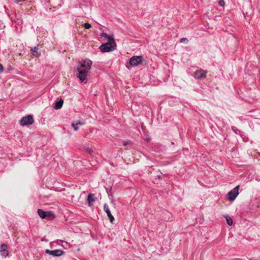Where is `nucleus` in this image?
I'll list each match as a JSON object with an SVG mask.
<instances>
[{
  "mask_svg": "<svg viewBox=\"0 0 260 260\" xmlns=\"http://www.w3.org/2000/svg\"><path fill=\"white\" fill-rule=\"evenodd\" d=\"M91 69V66H78L77 77L81 82L87 83V76Z\"/></svg>",
  "mask_w": 260,
  "mask_h": 260,
  "instance_id": "nucleus-1",
  "label": "nucleus"
},
{
  "mask_svg": "<svg viewBox=\"0 0 260 260\" xmlns=\"http://www.w3.org/2000/svg\"><path fill=\"white\" fill-rule=\"evenodd\" d=\"M116 46L115 40H112L102 44L100 47V49L103 52H108L114 50L116 49Z\"/></svg>",
  "mask_w": 260,
  "mask_h": 260,
  "instance_id": "nucleus-2",
  "label": "nucleus"
},
{
  "mask_svg": "<svg viewBox=\"0 0 260 260\" xmlns=\"http://www.w3.org/2000/svg\"><path fill=\"white\" fill-rule=\"evenodd\" d=\"M239 186L238 185L229 191L226 196V199L231 201L235 200L239 194Z\"/></svg>",
  "mask_w": 260,
  "mask_h": 260,
  "instance_id": "nucleus-3",
  "label": "nucleus"
},
{
  "mask_svg": "<svg viewBox=\"0 0 260 260\" xmlns=\"http://www.w3.org/2000/svg\"><path fill=\"white\" fill-rule=\"evenodd\" d=\"M144 59L142 56H133L128 61L129 65H139L143 63Z\"/></svg>",
  "mask_w": 260,
  "mask_h": 260,
  "instance_id": "nucleus-4",
  "label": "nucleus"
},
{
  "mask_svg": "<svg viewBox=\"0 0 260 260\" xmlns=\"http://www.w3.org/2000/svg\"><path fill=\"white\" fill-rule=\"evenodd\" d=\"M34 122V120L32 116L28 115L27 116L23 117L20 120V124L22 126L29 125L32 124Z\"/></svg>",
  "mask_w": 260,
  "mask_h": 260,
  "instance_id": "nucleus-5",
  "label": "nucleus"
},
{
  "mask_svg": "<svg viewBox=\"0 0 260 260\" xmlns=\"http://www.w3.org/2000/svg\"><path fill=\"white\" fill-rule=\"evenodd\" d=\"M207 71L202 69L198 70L194 73L193 77L197 79L206 78Z\"/></svg>",
  "mask_w": 260,
  "mask_h": 260,
  "instance_id": "nucleus-6",
  "label": "nucleus"
},
{
  "mask_svg": "<svg viewBox=\"0 0 260 260\" xmlns=\"http://www.w3.org/2000/svg\"><path fill=\"white\" fill-rule=\"evenodd\" d=\"M45 253L49 254L51 255H52L53 256H61L63 253V251L59 249H56L54 250L46 249L45 250Z\"/></svg>",
  "mask_w": 260,
  "mask_h": 260,
  "instance_id": "nucleus-7",
  "label": "nucleus"
},
{
  "mask_svg": "<svg viewBox=\"0 0 260 260\" xmlns=\"http://www.w3.org/2000/svg\"><path fill=\"white\" fill-rule=\"evenodd\" d=\"M0 253L2 256L6 257L9 254V251L8 250V246L6 244H3L1 245L0 247Z\"/></svg>",
  "mask_w": 260,
  "mask_h": 260,
  "instance_id": "nucleus-8",
  "label": "nucleus"
},
{
  "mask_svg": "<svg viewBox=\"0 0 260 260\" xmlns=\"http://www.w3.org/2000/svg\"><path fill=\"white\" fill-rule=\"evenodd\" d=\"M38 213L39 216L42 219L45 218L46 217L50 216L52 215H53V214L51 212H45L43 210L40 209L38 210Z\"/></svg>",
  "mask_w": 260,
  "mask_h": 260,
  "instance_id": "nucleus-9",
  "label": "nucleus"
},
{
  "mask_svg": "<svg viewBox=\"0 0 260 260\" xmlns=\"http://www.w3.org/2000/svg\"><path fill=\"white\" fill-rule=\"evenodd\" d=\"M96 198L94 197V194L89 193L88 195L87 201L88 203L89 206H91L93 205V203L95 201Z\"/></svg>",
  "mask_w": 260,
  "mask_h": 260,
  "instance_id": "nucleus-10",
  "label": "nucleus"
},
{
  "mask_svg": "<svg viewBox=\"0 0 260 260\" xmlns=\"http://www.w3.org/2000/svg\"><path fill=\"white\" fill-rule=\"evenodd\" d=\"M84 124V122L79 121L76 123H73L71 125L72 127L73 128L75 131H77L79 129V127Z\"/></svg>",
  "mask_w": 260,
  "mask_h": 260,
  "instance_id": "nucleus-11",
  "label": "nucleus"
},
{
  "mask_svg": "<svg viewBox=\"0 0 260 260\" xmlns=\"http://www.w3.org/2000/svg\"><path fill=\"white\" fill-rule=\"evenodd\" d=\"M63 103V101L62 100L60 99L59 101L56 102L55 103V104L53 106V108L55 110H58V109H60L62 106Z\"/></svg>",
  "mask_w": 260,
  "mask_h": 260,
  "instance_id": "nucleus-12",
  "label": "nucleus"
},
{
  "mask_svg": "<svg viewBox=\"0 0 260 260\" xmlns=\"http://www.w3.org/2000/svg\"><path fill=\"white\" fill-rule=\"evenodd\" d=\"M38 50V47L36 46L31 48V53L36 57H38L41 55V53L39 52Z\"/></svg>",
  "mask_w": 260,
  "mask_h": 260,
  "instance_id": "nucleus-13",
  "label": "nucleus"
},
{
  "mask_svg": "<svg viewBox=\"0 0 260 260\" xmlns=\"http://www.w3.org/2000/svg\"><path fill=\"white\" fill-rule=\"evenodd\" d=\"M92 61L90 59H85L79 62V65H91Z\"/></svg>",
  "mask_w": 260,
  "mask_h": 260,
  "instance_id": "nucleus-14",
  "label": "nucleus"
},
{
  "mask_svg": "<svg viewBox=\"0 0 260 260\" xmlns=\"http://www.w3.org/2000/svg\"><path fill=\"white\" fill-rule=\"evenodd\" d=\"M101 36L106 38L109 40V41H112V40H114L113 38V35H108L105 32H103L101 34Z\"/></svg>",
  "mask_w": 260,
  "mask_h": 260,
  "instance_id": "nucleus-15",
  "label": "nucleus"
},
{
  "mask_svg": "<svg viewBox=\"0 0 260 260\" xmlns=\"http://www.w3.org/2000/svg\"><path fill=\"white\" fill-rule=\"evenodd\" d=\"M104 210L105 211V212L106 213L108 217L109 216L112 215V214H111V213L110 212V210L109 209V207H108V205L107 204H105L104 205Z\"/></svg>",
  "mask_w": 260,
  "mask_h": 260,
  "instance_id": "nucleus-16",
  "label": "nucleus"
},
{
  "mask_svg": "<svg viewBox=\"0 0 260 260\" xmlns=\"http://www.w3.org/2000/svg\"><path fill=\"white\" fill-rule=\"evenodd\" d=\"M224 217L226 219L227 224L229 225H232L233 224V220L230 216L229 215H225Z\"/></svg>",
  "mask_w": 260,
  "mask_h": 260,
  "instance_id": "nucleus-17",
  "label": "nucleus"
},
{
  "mask_svg": "<svg viewBox=\"0 0 260 260\" xmlns=\"http://www.w3.org/2000/svg\"><path fill=\"white\" fill-rule=\"evenodd\" d=\"M84 27L86 28V29H89L91 27V25L90 24L88 23H85L84 24Z\"/></svg>",
  "mask_w": 260,
  "mask_h": 260,
  "instance_id": "nucleus-18",
  "label": "nucleus"
},
{
  "mask_svg": "<svg viewBox=\"0 0 260 260\" xmlns=\"http://www.w3.org/2000/svg\"><path fill=\"white\" fill-rule=\"evenodd\" d=\"M218 4L220 6H223L225 5V3L224 0H219L218 1Z\"/></svg>",
  "mask_w": 260,
  "mask_h": 260,
  "instance_id": "nucleus-19",
  "label": "nucleus"
},
{
  "mask_svg": "<svg viewBox=\"0 0 260 260\" xmlns=\"http://www.w3.org/2000/svg\"><path fill=\"white\" fill-rule=\"evenodd\" d=\"M188 42V40L187 38H182L181 40H180V42L181 43H184V42H186V43H187Z\"/></svg>",
  "mask_w": 260,
  "mask_h": 260,
  "instance_id": "nucleus-20",
  "label": "nucleus"
},
{
  "mask_svg": "<svg viewBox=\"0 0 260 260\" xmlns=\"http://www.w3.org/2000/svg\"><path fill=\"white\" fill-rule=\"evenodd\" d=\"M108 217L109 218L110 222L113 223V221L114 220V217H113V216L111 215L109 216Z\"/></svg>",
  "mask_w": 260,
  "mask_h": 260,
  "instance_id": "nucleus-21",
  "label": "nucleus"
},
{
  "mask_svg": "<svg viewBox=\"0 0 260 260\" xmlns=\"http://www.w3.org/2000/svg\"><path fill=\"white\" fill-rule=\"evenodd\" d=\"M130 143H131V141H129V140L125 141L123 142V146H126V145H127L129 144Z\"/></svg>",
  "mask_w": 260,
  "mask_h": 260,
  "instance_id": "nucleus-22",
  "label": "nucleus"
},
{
  "mask_svg": "<svg viewBox=\"0 0 260 260\" xmlns=\"http://www.w3.org/2000/svg\"><path fill=\"white\" fill-rule=\"evenodd\" d=\"M232 129L235 132L236 134H238V132H239V131L235 127H232Z\"/></svg>",
  "mask_w": 260,
  "mask_h": 260,
  "instance_id": "nucleus-23",
  "label": "nucleus"
},
{
  "mask_svg": "<svg viewBox=\"0 0 260 260\" xmlns=\"http://www.w3.org/2000/svg\"><path fill=\"white\" fill-rule=\"evenodd\" d=\"M4 71L3 66H0V73Z\"/></svg>",
  "mask_w": 260,
  "mask_h": 260,
  "instance_id": "nucleus-24",
  "label": "nucleus"
},
{
  "mask_svg": "<svg viewBox=\"0 0 260 260\" xmlns=\"http://www.w3.org/2000/svg\"><path fill=\"white\" fill-rule=\"evenodd\" d=\"M42 240L44 241H46V242L48 241V240L44 238H43Z\"/></svg>",
  "mask_w": 260,
  "mask_h": 260,
  "instance_id": "nucleus-25",
  "label": "nucleus"
},
{
  "mask_svg": "<svg viewBox=\"0 0 260 260\" xmlns=\"http://www.w3.org/2000/svg\"><path fill=\"white\" fill-rule=\"evenodd\" d=\"M129 66H127V67H128V69H130V68H129Z\"/></svg>",
  "mask_w": 260,
  "mask_h": 260,
  "instance_id": "nucleus-26",
  "label": "nucleus"
},
{
  "mask_svg": "<svg viewBox=\"0 0 260 260\" xmlns=\"http://www.w3.org/2000/svg\"><path fill=\"white\" fill-rule=\"evenodd\" d=\"M0 65H2V64L0 63Z\"/></svg>",
  "mask_w": 260,
  "mask_h": 260,
  "instance_id": "nucleus-27",
  "label": "nucleus"
}]
</instances>
